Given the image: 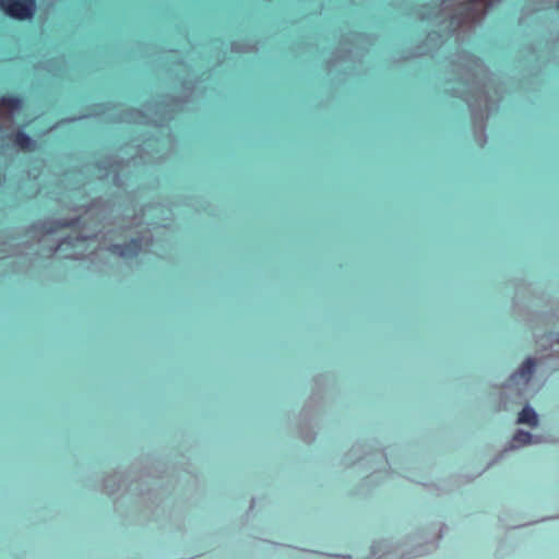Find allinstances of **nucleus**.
<instances>
[{"instance_id": "f257e3e1", "label": "nucleus", "mask_w": 559, "mask_h": 559, "mask_svg": "<svg viewBox=\"0 0 559 559\" xmlns=\"http://www.w3.org/2000/svg\"><path fill=\"white\" fill-rule=\"evenodd\" d=\"M497 0H443L440 12L450 20V27L455 31L464 25L480 21L489 7Z\"/></svg>"}, {"instance_id": "f03ea898", "label": "nucleus", "mask_w": 559, "mask_h": 559, "mask_svg": "<svg viewBox=\"0 0 559 559\" xmlns=\"http://www.w3.org/2000/svg\"><path fill=\"white\" fill-rule=\"evenodd\" d=\"M92 238L75 234L59 241L52 249L53 252H60L66 259H82L86 255V250L91 246Z\"/></svg>"}, {"instance_id": "7ed1b4c3", "label": "nucleus", "mask_w": 559, "mask_h": 559, "mask_svg": "<svg viewBox=\"0 0 559 559\" xmlns=\"http://www.w3.org/2000/svg\"><path fill=\"white\" fill-rule=\"evenodd\" d=\"M536 370V360L533 357H527L521 366L510 374L506 388L516 391L519 394H523L532 377Z\"/></svg>"}, {"instance_id": "20e7f679", "label": "nucleus", "mask_w": 559, "mask_h": 559, "mask_svg": "<svg viewBox=\"0 0 559 559\" xmlns=\"http://www.w3.org/2000/svg\"><path fill=\"white\" fill-rule=\"evenodd\" d=\"M456 67L462 71V79L468 81H483L487 75L484 64L475 57L468 53H462L457 57Z\"/></svg>"}, {"instance_id": "39448f33", "label": "nucleus", "mask_w": 559, "mask_h": 559, "mask_svg": "<svg viewBox=\"0 0 559 559\" xmlns=\"http://www.w3.org/2000/svg\"><path fill=\"white\" fill-rule=\"evenodd\" d=\"M0 8L15 20L31 19L35 12V0H0Z\"/></svg>"}, {"instance_id": "423d86ee", "label": "nucleus", "mask_w": 559, "mask_h": 559, "mask_svg": "<svg viewBox=\"0 0 559 559\" xmlns=\"http://www.w3.org/2000/svg\"><path fill=\"white\" fill-rule=\"evenodd\" d=\"M22 102L16 97H2L0 99V131L8 130L13 124L14 116L20 112Z\"/></svg>"}, {"instance_id": "0eeeda50", "label": "nucleus", "mask_w": 559, "mask_h": 559, "mask_svg": "<svg viewBox=\"0 0 559 559\" xmlns=\"http://www.w3.org/2000/svg\"><path fill=\"white\" fill-rule=\"evenodd\" d=\"M471 85V93L476 94L472 95V98L467 99L472 110L474 119H477L478 110H481L483 107L488 109V98H487V85L483 81H468L466 82Z\"/></svg>"}, {"instance_id": "6e6552de", "label": "nucleus", "mask_w": 559, "mask_h": 559, "mask_svg": "<svg viewBox=\"0 0 559 559\" xmlns=\"http://www.w3.org/2000/svg\"><path fill=\"white\" fill-rule=\"evenodd\" d=\"M542 440L543 439L539 436L532 435L531 432L523 429H518L504 450L512 451L521 449L525 445L538 444L542 442Z\"/></svg>"}, {"instance_id": "1a4fd4ad", "label": "nucleus", "mask_w": 559, "mask_h": 559, "mask_svg": "<svg viewBox=\"0 0 559 559\" xmlns=\"http://www.w3.org/2000/svg\"><path fill=\"white\" fill-rule=\"evenodd\" d=\"M106 249L121 258H132L138 254V252L142 249V246L138 240L132 239L129 243L110 245Z\"/></svg>"}, {"instance_id": "9d476101", "label": "nucleus", "mask_w": 559, "mask_h": 559, "mask_svg": "<svg viewBox=\"0 0 559 559\" xmlns=\"http://www.w3.org/2000/svg\"><path fill=\"white\" fill-rule=\"evenodd\" d=\"M516 423L527 425L531 428H536L539 425V419L536 411L527 404L519 413Z\"/></svg>"}, {"instance_id": "9b49d317", "label": "nucleus", "mask_w": 559, "mask_h": 559, "mask_svg": "<svg viewBox=\"0 0 559 559\" xmlns=\"http://www.w3.org/2000/svg\"><path fill=\"white\" fill-rule=\"evenodd\" d=\"M15 144L23 150H31L34 141L24 132L19 131L14 140Z\"/></svg>"}, {"instance_id": "f8f14e48", "label": "nucleus", "mask_w": 559, "mask_h": 559, "mask_svg": "<svg viewBox=\"0 0 559 559\" xmlns=\"http://www.w3.org/2000/svg\"><path fill=\"white\" fill-rule=\"evenodd\" d=\"M46 234H51L55 231V229L50 226V224H45V227H44Z\"/></svg>"}, {"instance_id": "ddd939ff", "label": "nucleus", "mask_w": 559, "mask_h": 559, "mask_svg": "<svg viewBox=\"0 0 559 559\" xmlns=\"http://www.w3.org/2000/svg\"><path fill=\"white\" fill-rule=\"evenodd\" d=\"M105 488L109 493H112L115 491V488L109 485L108 480H106L105 483Z\"/></svg>"}, {"instance_id": "4468645a", "label": "nucleus", "mask_w": 559, "mask_h": 559, "mask_svg": "<svg viewBox=\"0 0 559 559\" xmlns=\"http://www.w3.org/2000/svg\"><path fill=\"white\" fill-rule=\"evenodd\" d=\"M477 141H478L479 145H484L486 143V139L483 135H479Z\"/></svg>"}, {"instance_id": "2eb2a0df", "label": "nucleus", "mask_w": 559, "mask_h": 559, "mask_svg": "<svg viewBox=\"0 0 559 559\" xmlns=\"http://www.w3.org/2000/svg\"><path fill=\"white\" fill-rule=\"evenodd\" d=\"M58 224H60L61 226H69L71 224H73V221H63V222H58Z\"/></svg>"}, {"instance_id": "dca6fc26", "label": "nucleus", "mask_w": 559, "mask_h": 559, "mask_svg": "<svg viewBox=\"0 0 559 559\" xmlns=\"http://www.w3.org/2000/svg\"><path fill=\"white\" fill-rule=\"evenodd\" d=\"M129 120L134 122H142V118H130Z\"/></svg>"}, {"instance_id": "f3484780", "label": "nucleus", "mask_w": 559, "mask_h": 559, "mask_svg": "<svg viewBox=\"0 0 559 559\" xmlns=\"http://www.w3.org/2000/svg\"><path fill=\"white\" fill-rule=\"evenodd\" d=\"M423 19H431L430 16H426L425 14H423L421 16Z\"/></svg>"}, {"instance_id": "a211bd4d", "label": "nucleus", "mask_w": 559, "mask_h": 559, "mask_svg": "<svg viewBox=\"0 0 559 559\" xmlns=\"http://www.w3.org/2000/svg\"><path fill=\"white\" fill-rule=\"evenodd\" d=\"M357 451H359V449H356V448L352 449V452H357Z\"/></svg>"}, {"instance_id": "6ab92c4d", "label": "nucleus", "mask_w": 559, "mask_h": 559, "mask_svg": "<svg viewBox=\"0 0 559 559\" xmlns=\"http://www.w3.org/2000/svg\"><path fill=\"white\" fill-rule=\"evenodd\" d=\"M425 551H416V555H423Z\"/></svg>"}, {"instance_id": "aec40b11", "label": "nucleus", "mask_w": 559, "mask_h": 559, "mask_svg": "<svg viewBox=\"0 0 559 559\" xmlns=\"http://www.w3.org/2000/svg\"><path fill=\"white\" fill-rule=\"evenodd\" d=\"M557 342L559 343V337H558V341H557Z\"/></svg>"}, {"instance_id": "412c9836", "label": "nucleus", "mask_w": 559, "mask_h": 559, "mask_svg": "<svg viewBox=\"0 0 559 559\" xmlns=\"http://www.w3.org/2000/svg\"><path fill=\"white\" fill-rule=\"evenodd\" d=\"M558 5H559V0H558Z\"/></svg>"}]
</instances>
